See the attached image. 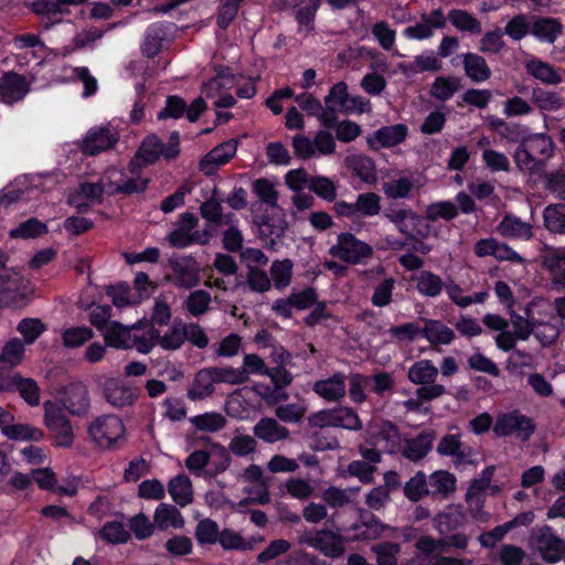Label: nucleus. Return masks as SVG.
I'll return each instance as SVG.
<instances>
[{"instance_id":"4468645a","label":"nucleus","mask_w":565,"mask_h":565,"mask_svg":"<svg viewBox=\"0 0 565 565\" xmlns=\"http://www.w3.org/2000/svg\"><path fill=\"white\" fill-rule=\"evenodd\" d=\"M408 135V128L404 124L384 126L366 137L370 149L377 151L384 148H392L402 143Z\"/></svg>"},{"instance_id":"ddd939ff","label":"nucleus","mask_w":565,"mask_h":565,"mask_svg":"<svg viewBox=\"0 0 565 565\" xmlns=\"http://www.w3.org/2000/svg\"><path fill=\"white\" fill-rule=\"evenodd\" d=\"M367 440L386 452H395L399 445V430L391 422L375 420L366 429Z\"/></svg>"},{"instance_id":"49530a36","label":"nucleus","mask_w":565,"mask_h":565,"mask_svg":"<svg viewBox=\"0 0 565 565\" xmlns=\"http://www.w3.org/2000/svg\"><path fill=\"white\" fill-rule=\"evenodd\" d=\"M446 394L444 385L419 386L416 390V398L406 399L403 405L407 412H420L424 402H430Z\"/></svg>"},{"instance_id":"052dcab7","label":"nucleus","mask_w":565,"mask_h":565,"mask_svg":"<svg viewBox=\"0 0 565 565\" xmlns=\"http://www.w3.org/2000/svg\"><path fill=\"white\" fill-rule=\"evenodd\" d=\"M218 524L212 519H203L198 522L194 536L199 545H214L220 540Z\"/></svg>"},{"instance_id":"39448f33","label":"nucleus","mask_w":565,"mask_h":565,"mask_svg":"<svg viewBox=\"0 0 565 565\" xmlns=\"http://www.w3.org/2000/svg\"><path fill=\"white\" fill-rule=\"evenodd\" d=\"M329 254L347 264H365L374 254L373 247L352 233H340Z\"/></svg>"},{"instance_id":"680f3d73","label":"nucleus","mask_w":565,"mask_h":565,"mask_svg":"<svg viewBox=\"0 0 565 565\" xmlns=\"http://www.w3.org/2000/svg\"><path fill=\"white\" fill-rule=\"evenodd\" d=\"M334 427L347 430L359 431L362 429V420L358 413L348 406L334 408Z\"/></svg>"},{"instance_id":"c756f323","label":"nucleus","mask_w":565,"mask_h":565,"mask_svg":"<svg viewBox=\"0 0 565 565\" xmlns=\"http://www.w3.org/2000/svg\"><path fill=\"white\" fill-rule=\"evenodd\" d=\"M64 406L73 415H85L90 408L87 387L82 383L71 385L64 399Z\"/></svg>"},{"instance_id":"c9c22d12","label":"nucleus","mask_w":565,"mask_h":565,"mask_svg":"<svg viewBox=\"0 0 565 565\" xmlns=\"http://www.w3.org/2000/svg\"><path fill=\"white\" fill-rule=\"evenodd\" d=\"M441 68V62L433 52H424L414 57L409 63L399 64V70L405 75H415L423 72H436Z\"/></svg>"},{"instance_id":"5701e85b","label":"nucleus","mask_w":565,"mask_h":565,"mask_svg":"<svg viewBox=\"0 0 565 565\" xmlns=\"http://www.w3.org/2000/svg\"><path fill=\"white\" fill-rule=\"evenodd\" d=\"M25 287V280L19 271L11 270L0 275V307L17 301Z\"/></svg>"},{"instance_id":"bb28decb","label":"nucleus","mask_w":565,"mask_h":565,"mask_svg":"<svg viewBox=\"0 0 565 565\" xmlns=\"http://www.w3.org/2000/svg\"><path fill=\"white\" fill-rule=\"evenodd\" d=\"M131 335V349L148 354L157 345L158 329L151 323H135Z\"/></svg>"},{"instance_id":"864d4df0","label":"nucleus","mask_w":565,"mask_h":565,"mask_svg":"<svg viewBox=\"0 0 565 565\" xmlns=\"http://www.w3.org/2000/svg\"><path fill=\"white\" fill-rule=\"evenodd\" d=\"M459 88L460 78L455 76H438L431 84L429 93L434 98L446 102L450 99Z\"/></svg>"},{"instance_id":"37998d69","label":"nucleus","mask_w":565,"mask_h":565,"mask_svg":"<svg viewBox=\"0 0 565 565\" xmlns=\"http://www.w3.org/2000/svg\"><path fill=\"white\" fill-rule=\"evenodd\" d=\"M131 333L132 326L125 327L119 322H110L104 332V338L107 345L119 350H127L131 349Z\"/></svg>"},{"instance_id":"9d476101","label":"nucleus","mask_w":565,"mask_h":565,"mask_svg":"<svg viewBox=\"0 0 565 565\" xmlns=\"http://www.w3.org/2000/svg\"><path fill=\"white\" fill-rule=\"evenodd\" d=\"M299 544H306L320 551L323 555L332 558L340 557L344 553L343 539L329 530H320L315 533L306 532L299 540Z\"/></svg>"},{"instance_id":"f8f14e48","label":"nucleus","mask_w":565,"mask_h":565,"mask_svg":"<svg viewBox=\"0 0 565 565\" xmlns=\"http://www.w3.org/2000/svg\"><path fill=\"white\" fill-rule=\"evenodd\" d=\"M447 15L440 8L420 14V21L407 26L403 34L409 40L423 41L434 36L436 30H441L447 24Z\"/></svg>"},{"instance_id":"f03ea898","label":"nucleus","mask_w":565,"mask_h":565,"mask_svg":"<svg viewBox=\"0 0 565 565\" xmlns=\"http://www.w3.org/2000/svg\"><path fill=\"white\" fill-rule=\"evenodd\" d=\"M233 372L228 366L204 367L196 372L192 385L188 391V398L191 401H202L215 392V385L225 383L234 385Z\"/></svg>"},{"instance_id":"473e14b6","label":"nucleus","mask_w":565,"mask_h":565,"mask_svg":"<svg viewBox=\"0 0 565 565\" xmlns=\"http://www.w3.org/2000/svg\"><path fill=\"white\" fill-rule=\"evenodd\" d=\"M494 473V467H486L479 478L473 479L466 492V499H486L488 492L497 493L500 491V487L491 484L492 477Z\"/></svg>"},{"instance_id":"2eb2a0df","label":"nucleus","mask_w":565,"mask_h":565,"mask_svg":"<svg viewBox=\"0 0 565 565\" xmlns=\"http://www.w3.org/2000/svg\"><path fill=\"white\" fill-rule=\"evenodd\" d=\"M108 181L107 194H126L143 192L148 186V179L140 175L127 177L117 170H109L106 174Z\"/></svg>"},{"instance_id":"1a4fd4ad","label":"nucleus","mask_w":565,"mask_h":565,"mask_svg":"<svg viewBox=\"0 0 565 565\" xmlns=\"http://www.w3.org/2000/svg\"><path fill=\"white\" fill-rule=\"evenodd\" d=\"M119 134L111 125H103L90 128L81 145L83 153L96 156L111 149L118 141Z\"/></svg>"},{"instance_id":"774afa93","label":"nucleus","mask_w":565,"mask_h":565,"mask_svg":"<svg viewBox=\"0 0 565 565\" xmlns=\"http://www.w3.org/2000/svg\"><path fill=\"white\" fill-rule=\"evenodd\" d=\"M371 551L376 555L377 565H397V555L401 552L399 544L384 542L373 545Z\"/></svg>"},{"instance_id":"a878e982","label":"nucleus","mask_w":565,"mask_h":565,"mask_svg":"<svg viewBox=\"0 0 565 565\" xmlns=\"http://www.w3.org/2000/svg\"><path fill=\"white\" fill-rule=\"evenodd\" d=\"M166 145L156 136L150 135L141 142L135 160L131 161L130 168L134 173L136 162L148 166L154 163L161 156L166 158Z\"/></svg>"},{"instance_id":"13d9d810","label":"nucleus","mask_w":565,"mask_h":565,"mask_svg":"<svg viewBox=\"0 0 565 565\" xmlns=\"http://www.w3.org/2000/svg\"><path fill=\"white\" fill-rule=\"evenodd\" d=\"M307 411L308 406L306 402L301 399L296 403L278 405L275 408V415L282 423L298 424L302 420Z\"/></svg>"},{"instance_id":"6e6d98bb","label":"nucleus","mask_w":565,"mask_h":565,"mask_svg":"<svg viewBox=\"0 0 565 565\" xmlns=\"http://www.w3.org/2000/svg\"><path fill=\"white\" fill-rule=\"evenodd\" d=\"M243 348V339L237 333H230L224 337L218 343L211 345V350L217 358L230 359L238 355Z\"/></svg>"},{"instance_id":"0e129e2a","label":"nucleus","mask_w":565,"mask_h":565,"mask_svg":"<svg viewBox=\"0 0 565 565\" xmlns=\"http://www.w3.org/2000/svg\"><path fill=\"white\" fill-rule=\"evenodd\" d=\"M257 441L255 437L245 435L237 429L228 444V452L236 457H247L256 451Z\"/></svg>"},{"instance_id":"f3484780","label":"nucleus","mask_w":565,"mask_h":565,"mask_svg":"<svg viewBox=\"0 0 565 565\" xmlns=\"http://www.w3.org/2000/svg\"><path fill=\"white\" fill-rule=\"evenodd\" d=\"M437 452L441 456L451 457L455 466H465L472 463V450L461 441L459 434L445 435L438 446Z\"/></svg>"},{"instance_id":"09e8293b","label":"nucleus","mask_w":565,"mask_h":565,"mask_svg":"<svg viewBox=\"0 0 565 565\" xmlns=\"http://www.w3.org/2000/svg\"><path fill=\"white\" fill-rule=\"evenodd\" d=\"M384 530L380 519L372 513L362 515L361 521L353 526L354 539L375 540Z\"/></svg>"},{"instance_id":"58836bf2","label":"nucleus","mask_w":565,"mask_h":565,"mask_svg":"<svg viewBox=\"0 0 565 565\" xmlns=\"http://www.w3.org/2000/svg\"><path fill=\"white\" fill-rule=\"evenodd\" d=\"M168 491L172 500L180 507H186L193 501V488L190 478L178 475L168 483Z\"/></svg>"},{"instance_id":"f704fd0d","label":"nucleus","mask_w":565,"mask_h":565,"mask_svg":"<svg viewBox=\"0 0 565 565\" xmlns=\"http://www.w3.org/2000/svg\"><path fill=\"white\" fill-rule=\"evenodd\" d=\"M185 341L184 322L181 320L174 321L163 333L158 330L157 345L164 351H177Z\"/></svg>"},{"instance_id":"a19ab883","label":"nucleus","mask_w":565,"mask_h":565,"mask_svg":"<svg viewBox=\"0 0 565 565\" xmlns=\"http://www.w3.org/2000/svg\"><path fill=\"white\" fill-rule=\"evenodd\" d=\"M530 34L541 42L553 43L562 33V24L553 18H540L531 23Z\"/></svg>"},{"instance_id":"20e7f679","label":"nucleus","mask_w":565,"mask_h":565,"mask_svg":"<svg viewBox=\"0 0 565 565\" xmlns=\"http://www.w3.org/2000/svg\"><path fill=\"white\" fill-rule=\"evenodd\" d=\"M530 547L548 564L559 562L565 555V541L550 525L532 530Z\"/></svg>"},{"instance_id":"393cba45","label":"nucleus","mask_w":565,"mask_h":565,"mask_svg":"<svg viewBox=\"0 0 565 565\" xmlns=\"http://www.w3.org/2000/svg\"><path fill=\"white\" fill-rule=\"evenodd\" d=\"M533 226L514 214H505L499 223L498 233L507 238L529 241L533 237Z\"/></svg>"},{"instance_id":"4d7b16f0","label":"nucleus","mask_w":565,"mask_h":565,"mask_svg":"<svg viewBox=\"0 0 565 565\" xmlns=\"http://www.w3.org/2000/svg\"><path fill=\"white\" fill-rule=\"evenodd\" d=\"M526 72L533 77L547 84H557L561 82V77L554 71L552 65L545 63L539 58H531L525 63Z\"/></svg>"},{"instance_id":"3c124183","label":"nucleus","mask_w":565,"mask_h":565,"mask_svg":"<svg viewBox=\"0 0 565 565\" xmlns=\"http://www.w3.org/2000/svg\"><path fill=\"white\" fill-rule=\"evenodd\" d=\"M200 213L205 218L212 228L213 225H221L223 223H231L234 220V213L223 214L221 202L214 198L206 200L200 206Z\"/></svg>"},{"instance_id":"8fccbe9b","label":"nucleus","mask_w":565,"mask_h":565,"mask_svg":"<svg viewBox=\"0 0 565 565\" xmlns=\"http://www.w3.org/2000/svg\"><path fill=\"white\" fill-rule=\"evenodd\" d=\"M428 482L433 494L447 498L455 492L457 479L449 471L438 470L429 476Z\"/></svg>"},{"instance_id":"412c9836","label":"nucleus","mask_w":565,"mask_h":565,"mask_svg":"<svg viewBox=\"0 0 565 565\" xmlns=\"http://www.w3.org/2000/svg\"><path fill=\"white\" fill-rule=\"evenodd\" d=\"M230 371L233 372L234 385H241L249 380V375H263L266 376L269 366L266 365L265 361L257 354L247 353L243 356L241 367L228 366Z\"/></svg>"},{"instance_id":"7c9ffc66","label":"nucleus","mask_w":565,"mask_h":565,"mask_svg":"<svg viewBox=\"0 0 565 565\" xmlns=\"http://www.w3.org/2000/svg\"><path fill=\"white\" fill-rule=\"evenodd\" d=\"M422 337L433 345H449L456 339L455 331L451 328L435 319L425 321Z\"/></svg>"},{"instance_id":"4be33fe9","label":"nucleus","mask_w":565,"mask_h":565,"mask_svg":"<svg viewBox=\"0 0 565 565\" xmlns=\"http://www.w3.org/2000/svg\"><path fill=\"white\" fill-rule=\"evenodd\" d=\"M254 436L267 443L275 444L289 438L290 431L273 417L260 418L253 427Z\"/></svg>"},{"instance_id":"e2e57ef3","label":"nucleus","mask_w":565,"mask_h":565,"mask_svg":"<svg viewBox=\"0 0 565 565\" xmlns=\"http://www.w3.org/2000/svg\"><path fill=\"white\" fill-rule=\"evenodd\" d=\"M294 264L290 259L275 260L270 266V276L277 289L288 287L292 278Z\"/></svg>"},{"instance_id":"603ef678","label":"nucleus","mask_w":565,"mask_h":565,"mask_svg":"<svg viewBox=\"0 0 565 565\" xmlns=\"http://www.w3.org/2000/svg\"><path fill=\"white\" fill-rule=\"evenodd\" d=\"M544 226L552 233L565 234V204H550L543 211Z\"/></svg>"},{"instance_id":"4c0bfd02","label":"nucleus","mask_w":565,"mask_h":565,"mask_svg":"<svg viewBox=\"0 0 565 565\" xmlns=\"http://www.w3.org/2000/svg\"><path fill=\"white\" fill-rule=\"evenodd\" d=\"M167 36V25L163 22L152 23L145 33V40L141 44V52L148 57L156 56L162 47V42Z\"/></svg>"},{"instance_id":"c85d7f7f","label":"nucleus","mask_w":565,"mask_h":565,"mask_svg":"<svg viewBox=\"0 0 565 565\" xmlns=\"http://www.w3.org/2000/svg\"><path fill=\"white\" fill-rule=\"evenodd\" d=\"M439 370L428 359L419 360L413 363L407 371V379L415 385L430 386L439 385L436 383Z\"/></svg>"},{"instance_id":"b1692460","label":"nucleus","mask_w":565,"mask_h":565,"mask_svg":"<svg viewBox=\"0 0 565 565\" xmlns=\"http://www.w3.org/2000/svg\"><path fill=\"white\" fill-rule=\"evenodd\" d=\"M28 90L24 77L17 73H7L0 77V96L6 104L21 100Z\"/></svg>"},{"instance_id":"bf43d9fd","label":"nucleus","mask_w":565,"mask_h":565,"mask_svg":"<svg viewBox=\"0 0 565 565\" xmlns=\"http://www.w3.org/2000/svg\"><path fill=\"white\" fill-rule=\"evenodd\" d=\"M47 232V226L45 223L39 221L38 218L31 217L22 223H20L17 227L12 228L9 232V236L11 238H35Z\"/></svg>"},{"instance_id":"a211bd4d","label":"nucleus","mask_w":565,"mask_h":565,"mask_svg":"<svg viewBox=\"0 0 565 565\" xmlns=\"http://www.w3.org/2000/svg\"><path fill=\"white\" fill-rule=\"evenodd\" d=\"M312 391L327 402H339L347 394V375L337 372L327 379L318 380L313 383Z\"/></svg>"},{"instance_id":"e433bc0d","label":"nucleus","mask_w":565,"mask_h":565,"mask_svg":"<svg viewBox=\"0 0 565 565\" xmlns=\"http://www.w3.org/2000/svg\"><path fill=\"white\" fill-rule=\"evenodd\" d=\"M70 3L66 0H35L31 4V10L42 17L46 18L50 23H45V29H49L50 25L60 23V19H55L56 15L63 14L67 12L66 7Z\"/></svg>"},{"instance_id":"6ab92c4d","label":"nucleus","mask_w":565,"mask_h":565,"mask_svg":"<svg viewBox=\"0 0 565 565\" xmlns=\"http://www.w3.org/2000/svg\"><path fill=\"white\" fill-rule=\"evenodd\" d=\"M237 151V142L228 140L213 148L207 152L200 162V169L205 174L210 175L225 163H227Z\"/></svg>"},{"instance_id":"f257e3e1","label":"nucleus","mask_w":565,"mask_h":565,"mask_svg":"<svg viewBox=\"0 0 565 565\" xmlns=\"http://www.w3.org/2000/svg\"><path fill=\"white\" fill-rule=\"evenodd\" d=\"M555 143L544 132L527 135L522 145L513 153L518 169L530 174H539L545 170L547 161L554 156Z\"/></svg>"},{"instance_id":"9b49d317","label":"nucleus","mask_w":565,"mask_h":565,"mask_svg":"<svg viewBox=\"0 0 565 565\" xmlns=\"http://www.w3.org/2000/svg\"><path fill=\"white\" fill-rule=\"evenodd\" d=\"M241 480L246 483L244 492L252 503L266 504L270 501L268 481L260 466L253 463L246 467L241 475Z\"/></svg>"},{"instance_id":"79ce46f5","label":"nucleus","mask_w":565,"mask_h":565,"mask_svg":"<svg viewBox=\"0 0 565 565\" xmlns=\"http://www.w3.org/2000/svg\"><path fill=\"white\" fill-rule=\"evenodd\" d=\"M153 521L160 530L182 529L184 526V518L181 512L175 507L167 503L157 507Z\"/></svg>"},{"instance_id":"aec40b11","label":"nucleus","mask_w":565,"mask_h":565,"mask_svg":"<svg viewBox=\"0 0 565 565\" xmlns=\"http://www.w3.org/2000/svg\"><path fill=\"white\" fill-rule=\"evenodd\" d=\"M466 513L460 504H449L433 519V524L439 534H448L463 526Z\"/></svg>"},{"instance_id":"5fc2aeb1","label":"nucleus","mask_w":565,"mask_h":565,"mask_svg":"<svg viewBox=\"0 0 565 565\" xmlns=\"http://www.w3.org/2000/svg\"><path fill=\"white\" fill-rule=\"evenodd\" d=\"M190 423L198 429L204 433H216L226 426V418L215 412H207L201 415H195L190 418Z\"/></svg>"},{"instance_id":"de8ad7c7","label":"nucleus","mask_w":565,"mask_h":565,"mask_svg":"<svg viewBox=\"0 0 565 565\" xmlns=\"http://www.w3.org/2000/svg\"><path fill=\"white\" fill-rule=\"evenodd\" d=\"M2 434L11 440H33L40 441L44 438V433L36 427L26 424H4L1 428Z\"/></svg>"},{"instance_id":"dca6fc26","label":"nucleus","mask_w":565,"mask_h":565,"mask_svg":"<svg viewBox=\"0 0 565 565\" xmlns=\"http://www.w3.org/2000/svg\"><path fill=\"white\" fill-rule=\"evenodd\" d=\"M103 395L107 403L116 408L130 406L138 397L136 388L130 387L114 377H109L104 382Z\"/></svg>"},{"instance_id":"c03bdc74","label":"nucleus","mask_w":565,"mask_h":565,"mask_svg":"<svg viewBox=\"0 0 565 565\" xmlns=\"http://www.w3.org/2000/svg\"><path fill=\"white\" fill-rule=\"evenodd\" d=\"M416 282V290L424 297L436 298L443 289L445 282L440 276L429 271L422 270L417 276L414 277Z\"/></svg>"},{"instance_id":"7ed1b4c3","label":"nucleus","mask_w":565,"mask_h":565,"mask_svg":"<svg viewBox=\"0 0 565 565\" xmlns=\"http://www.w3.org/2000/svg\"><path fill=\"white\" fill-rule=\"evenodd\" d=\"M196 225L198 218L194 214L189 212L182 213L177 223V228L168 236L170 245L184 248L193 244H209L213 235L210 225H206L202 231H195Z\"/></svg>"},{"instance_id":"0eeeda50","label":"nucleus","mask_w":565,"mask_h":565,"mask_svg":"<svg viewBox=\"0 0 565 565\" xmlns=\"http://www.w3.org/2000/svg\"><path fill=\"white\" fill-rule=\"evenodd\" d=\"M167 279L179 289H192L200 284L201 266L192 256H171Z\"/></svg>"},{"instance_id":"2f4dec72","label":"nucleus","mask_w":565,"mask_h":565,"mask_svg":"<svg viewBox=\"0 0 565 565\" xmlns=\"http://www.w3.org/2000/svg\"><path fill=\"white\" fill-rule=\"evenodd\" d=\"M447 19L458 32L470 35H479L482 32L481 21L465 9H451Z\"/></svg>"},{"instance_id":"a18cd8bd","label":"nucleus","mask_w":565,"mask_h":565,"mask_svg":"<svg viewBox=\"0 0 565 565\" xmlns=\"http://www.w3.org/2000/svg\"><path fill=\"white\" fill-rule=\"evenodd\" d=\"M210 462L205 470V477H216L228 469L232 462L231 455L223 445L213 444L212 449L209 451Z\"/></svg>"},{"instance_id":"72a5a7b5","label":"nucleus","mask_w":565,"mask_h":565,"mask_svg":"<svg viewBox=\"0 0 565 565\" xmlns=\"http://www.w3.org/2000/svg\"><path fill=\"white\" fill-rule=\"evenodd\" d=\"M433 448V435L420 433L415 438L405 441L402 454L405 458L417 462L425 458Z\"/></svg>"},{"instance_id":"6e6552de","label":"nucleus","mask_w":565,"mask_h":565,"mask_svg":"<svg viewBox=\"0 0 565 565\" xmlns=\"http://www.w3.org/2000/svg\"><path fill=\"white\" fill-rule=\"evenodd\" d=\"M535 430L532 418L519 411L503 413L497 416L493 433L499 437L514 436L520 440H527Z\"/></svg>"},{"instance_id":"cd10ccee","label":"nucleus","mask_w":565,"mask_h":565,"mask_svg":"<svg viewBox=\"0 0 565 565\" xmlns=\"http://www.w3.org/2000/svg\"><path fill=\"white\" fill-rule=\"evenodd\" d=\"M460 58L465 68V74L475 83H483L491 76V70L483 56L477 53H463L456 56Z\"/></svg>"},{"instance_id":"423d86ee","label":"nucleus","mask_w":565,"mask_h":565,"mask_svg":"<svg viewBox=\"0 0 565 565\" xmlns=\"http://www.w3.org/2000/svg\"><path fill=\"white\" fill-rule=\"evenodd\" d=\"M92 441L102 449H110L125 435L122 420L113 414L95 417L87 428Z\"/></svg>"},{"instance_id":"338daca9","label":"nucleus","mask_w":565,"mask_h":565,"mask_svg":"<svg viewBox=\"0 0 565 565\" xmlns=\"http://www.w3.org/2000/svg\"><path fill=\"white\" fill-rule=\"evenodd\" d=\"M532 100L540 109L545 111H556L564 105L563 98L557 93L542 88L532 90Z\"/></svg>"},{"instance_id":"ea45409f","label":"nucleus","mask_w":565,"mask_h":565,"mask_svg":"<svg viewBox=\"0 0 565 565\" xmlns=\"http://www.w3.org/2000/svg\"><path fill=\"white\" fill-rule=\"evenodd\" d=\"M344 162L347 168L363 182L372 183L375 181V166L371 158L364 154H351L345 158Z\"/></svg>"},{"instance_id":"69168bd1","label":"nucleus","mask_w":565,"mask_h":565,"mask_svg":"<svg viewBox=\"0 0 565 565\" xmlns=\"http://www.w3.org/2000/svg\"><path fill=\"white\" fill-rule=\"evenodd\" d=\"M426 218L430 222L438 220L451 221L458 215V207L450 201H438L429 204L425 210Z\"/></svg>"}]
</instances>
